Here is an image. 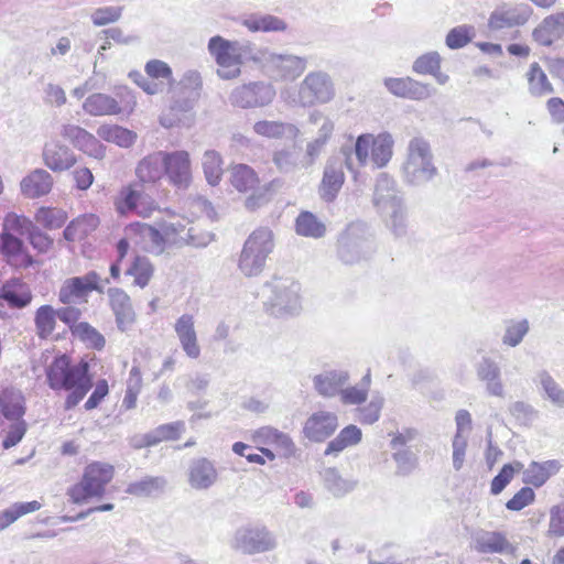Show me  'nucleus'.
I'll return each instance as SVG.
<instances>
[{
  "mask_svg": "<svg viewBox=\"0 0 564 564\" xmlns=\"http://www.w3.org/2000/svg\"><path fill=\"white\" fill-rule=\"evenodd\" d=\"M68 213L57 206H41L34 213V221L41 228L54 231L66 226Z\"/></svg>",
  "mask_w": 564,
  "mask_h": 564,
  "instance_id": "nucleus-32",
  "label": "nucleus"
},
{
  "mask_svg": "<svg viewBox=\"0 0 564 564\" xmlns=\"http://www.w3.org/2000/svg\"><path fill=\"white\" fill-rule=\"evenodd\" d=\"M362 437L361 430L354 425H347L339 434L328 443L325 454L339 453L349 446L357 445Z\"/></svg>",
  "mask_w": 564,
  "mask_h": 564,
  "instance_id": "nucleus-46",
  "label": "nucleus"
},
{
  "mask_svg": "<svg viewBox=\"0 0 564 564\" xmlns=\"http://www.w3.org/2000/svg\"><path fill=\"white\" fill-rule=\"evenodd\" d=\"M523 465L520 462L513 464H505L497 476L494 477L490 484V492L499 495L511 482L514 475L522 469Z\"/></svg>",
  "mask_w": 564,
  "mask_h": 564,
  "instance_id": "nucleus-53",
  "label": "nucleus"
},
{
  "mask_svg": "<svg viewBox=\"0 0 564 564\" xmlns=\"http://www.w3.org/2000/svg\"><path fill=\"white\" fill-rule=\"evenodd\" d=\"M115 475L116 468L112 464L93 460L84 467L80 479L68 487L66 495L74 505H84L94 498H102Z\"/></svg>",
  "mask_w": 564,
  "mask_h": 564,
  "instance_id": "nucleus-3",
  "label": "nucleus"
},
{
  "mask_svg": "<svg viewBox=\"0 0 564 564\" xmlns=\"http://www.w3.org/2000/svg\"><path fill=\"white\" fill-rule=\"evenodd\" d=\"M61 135L72 141L75 147L89 156L102 159L105 155V148L99 140L79 126L64 124L61 129Z\"/></svg>",
  "mask_w": 564,
  "mask_h": 564,
  "instance_id": "nucleus-20",
  "label": "nucleus"
},
{
  "mask_svg": "<svg viewBox=\"0 0 564 564\" xmlns=\"http://www.w3.org/2000/svg\"><path fill=\"white\" fill-rule=\"evenodd\" d=\"M93 291H102L100 275L96 271H89L83 276L66 279L59 288L58 301L64 305L79 301L86 302Z\"/></svg>",
  "mask_w": 564,
  "mask_h": 564,
  "instance_id": "nucleus-10",
  "label": "nucleus"
},
{
  "mask_svg": "<svg viewBox=\"0 0 564 564\" xmlns=\"http://www.w3.org/2000/svg\"><path fill=\"white\" fill-rule=\"evenodd\" d=\"M273 248V234L270 229L261 227L253 230L245 241L239 257L240 271L247 276L260 274Z\"/></svg>",
  "mask_w": 564,
  "mask_h": 564,
  "instance_id": "nucleus-4",
  "label": "nucleus"
},
{
  "mask_svg": "<svg viewBox=\"0 0 564 564\" xmlns=\"http://www.w3.org/2000/svg\"><path fill=\"white\" fill-rule=\"evenodd\" d=\"M142 186L138 182L121 187L113 200L119 215L126 216L133 213L142 218H149L159 210V204L142 189Z\"/></svg>",
  "mask_w": 564,
  "mask_h": 564,
  "instance_id": "nucleus-7",
  "label": "nucleus"
},
{
  "mask_svg": "<svg viewBox=\"0 0 564 564\" xmlns=\"http://www.w3.org/2000/svg\"><path fill=\"white\" fill-rule=\"evenodd\" d=\"M346 176L340 161L330 160L326 163L318 193L324 202L332 203L340 192Z\"/></svg>",
  "mask_w": 564,
  "mask_h": 564,
  "instance_id": "nucleus-21",
  "label": "nucleus"
},
{
  "mask_svg": "<svg viewBox=\"0 0 564 564\" xmlns=\"http://www.w3.org/2000/svg\"><path fill=\"white\" fill-rule=\"evenodd\" d=\"M384 86L392 95L412 100H424L432 95V89L429 85L411 77L386 78Z\"/></svg>",
  "mask_w": 564,
  "mask_h": 564,
  "instance_id": "nucleus-23",
  "label": "nucleus"
},
{
  "mask_svg": "<svg viewBox=\"0 0 564 564\" xmlns=\"http://www.w3.org/2000/svg\"><path fill=\"white\" fill-rule=\"evenodd\" d=\"M243 25L251 32H283L288 28L284 20L270 14L250 17L243 21Z\"/></svg>",
  "mask_w": 564,
  "mask_h": 564,
  "instance_id": "nucleus-47",
  "label": "nucleus"
},
{
  "mask_svg": "<svg viewBox=\"0 0 564 564\" xmlns=\"http://www.w3.org/2000/svg\"><path fill=\"white\" fill-rule=\"evenodd\" d=\"M535 500V492L530 487L519 489L507 502L506 508L510 511H521L532 505Z\"/></svg>",
  "mask_w": 564,
  "mask_h": 564,
  "instance_id": "nucleus-58",
  "label": "nucleus"
},
{
  "mask_svg": "<svg viewBox=\"0 0 564 564\" xmlns=\"http://www.w3.org/2000/svg\"><path fill=\"white\" fill-rule=\"evenodd\" d=\"M41 507L42 503L37 500L12 505L9 509L0 512V530L7 529L19 518L40 510Z\"/></svg>",
  "mask_w": 564,
  "mask_h": 564,
  "instance_id": "nucleus-48",
  "label": "nucleus"
},
{
  "mask_svg": "<svg viewBox=\"0 0 564 564\" xmlns=\"http://www.w3.org/2000/svg\"><path fill=\"white\" fill-rule=\"evenodd\" d=\"M184 430L185 424L181 421L159 425L154 431L143 436L142 446L151 447L161 442L176 441Z\"/></svg>",
  "mask_w": 564,
  "mask_h": 564,
  "instance_id": "nucleus-33",
  "label": "nucleus"
},
{
  "mask_svg": "<svg viewBox=\"0 0 564 564\" xmlns=\"http://www.w3.org/2000/svg\"><path fill=\"white\" fill-rule=\"evenodd\" d=\"M234 547L242 554L264 553L275 547V540L264 527L245 528L236 533Z\"/></svg>",
  "mask_w": 564,
  "mask_h": 564,
  "instance_id": "nucleus-12",
  "label": "nucleus"
},
{
  "mask_svg": "<svg viewBox=\"0 0 564 564\" xmlns=\"http://www.w3.org/2000/svg\"><path fill=\"white\" fill-rule=\"evenodd\" d=\"M253 130L257 134L270 139H281L286 135L296 138L300 133L294 124L267 120L256 122Z\"/></svg>",
  "mask_w": 564,
  "mask_h": 564,
  "instance_id": "nucleus-40",
  "label": "nucleus"
},
{
  "mask_svg": "<svg viewBox=\"0 0 564 564\" xmlns=\"http://www.w3.org/2000/svg\"><path fill=\"white\" fill-rule=\"evenodd\" d=\"M121 14V7L98 8L93 12L91 20L96 26H102L118 21Z\"/></svg>",
  "mask_w": 564,
  "mask_h": 564,
  "instance_id": "nucleus-59",
  "label": "nucleus"
},
{
  "mask_svg": "<svg viewBox=\"0 0 564 564\" xmlns=\"http://www.w3.org/2000/svg\"><path fill=\"white\" fill-rule=\"evenodd\" d=\"M174 329L187 357L197 359L200 356V347L194 327V317L189 314L182 315L175 322Z\"/></svg>",
  "mask_w": 564,
  "mask_h": 564,
  "instance_id": "nucleus-30",
  "label": "nucleus"
},
{
  "mask_svg": "<svg viewBox=\"0 0 564 564\" xmlns=\"http://www.w3.org/2000/svg\"><path fill=\"white\" fill-rule=\"evenodd\" d=\"M26 429L28 426L24 420H15L6 432L2 441L3 448L9 449L15 446L25 435Z\"/></svg>",
  "mask_w": 564,
  "mask_h": 564,
  "instance_id": "nucleus-62",
  "label": "nucleus"
},
{
  "mask_svg": "<svg viewBox=\"0 0 564 564\" xmlns=\"http://www.w3.org/2000/svg\"><path fill=\"white\" fill-rule=\"evenodd\" d=\"M141 185H154L164 176L163 151H156L142 158L134 170Z\"/></svg>",
  "mask_w": 564,
  "mask_h": 564,
  "instance_id": "nucleus-25",
  "label": "nucleus"
},
{
  "mask_svg": "<svg viewBox=\"0 0 564 564\" xmlns=\"http://www.w3.org/2000/svg\"><path fill=\"white\" fill-rule=\"evenodd\" d=\"M475 550L481 554H514L516 546L500 531H482L475 539Z\"/></svg>",
  "mask_w": 564,
  "mask_h": 564,
  "instance_id": "nucleus-27",
  "label": "nucleus"
},
{
  "mask_svg": "<svg viewBox=\"0 0 564 564\" xmlns=\"http://www.w3.org/2000/svg\"><path fill=\"white\" fill-rule=\"evenodd\" d=\"M533 40L542 46H551L564 36V12L545 17L532 32Z\"/></svg>",
  "mask_w": 564,
  "mask_h": 564,
  "instance_id": "nucleus-26",
  "label": "nucleus"
},
{
  "mask_svg": "<svg viewBox=\"0 0 564 564\" xmlns=\"http://www.w3.org/2000/svg\"><path fill=\"white\" fill-rule=\"evenodd\" d=\"M97 134L102 140L121 148L131 147L137 139V134L133 131L117 124H102L98 128Z\"/></svg>",
  "mask_w": 564,
  "mask_h": 564,
  "instance_id": "nucleus-39",
  "label": "nucleus"
},
{
  "mask_svg": "<svg viewBox=\"0 0 564 564\" xmlns=\"http://www.w3.org/2000/svg\"><path fill=\"white\" fill-rule=\"evenodd\" d=\"M53 185L54 180L47 171L35 169L21 181L20 187L25 197L39 198L50 194Z\"/></svg>",
  "mask_w": 564,
  "mask_h": 564,
  "instance_id": "nucleus-31",
  "label": "nucleus"
},
{
  "mask_svg": "<svg viewBox=\"0 0 564 564\" xmlns=\"http://www.w3.org/2000/svg\"><path fill=\"white\" fill-rule=\"evenodd\" d=\"M0 409L4 417L22 420L25 413L22 393L12 389H4L0 395Z\"/></svg>",
  "mask_w": 564,
  "mask_h": 564,
  "instance_id": "nucleus-36",
  "label": "nucleus"
},
{
  "mask_svg": "<svg viewBox=\"0 0 564 564\" xmlns=\"http://www.w3.org/2000/svg\"><path fill=\"white\" fill-rule=\"evenodd\" d=\"M72 335L85 344L87 348L94 350L100 351L106 346L105 336L87 322L78 323V326L73 329Z\"/></svg>",
  "mask_w": 564,
  "mask_h": 564,
  "instance_id": "nucleus-45",
  "label": "nucleus"
},
{
  "mask_svg": "<svg viewBox=\"0 0 564 564\" xmlns=\"http://www.w3.org/2000/svg\"><path fill=\"white\" fill-rule=\"evenodd\" d=\"M546 535L549 538L564 536V508L563 507L555 506L551 509Z\"/></svg>",
  "mask_w": 564,
  "mask_h": 564,
  "instance_id": "nucleus-60",
  "label": "nucleus"
},
{
  "mask_svg": "<svg viewBox=\"0 0 564 564\" xmlns=\"http://www.w3.org/2000/svg\"><path fill=\"white\" fill-rule=\"evenodd\" d=\"M193 109V99L191 98H177L165 109L161 117L160 122L165 128H173L178 126L186 117L187 113Z\"/></svg>",
  "mask_w": 564,
  "mask_h": 564,
  "instance_id": "nucleus-38",
  "label": "nucleus"
},
{
  "mask_svg": "<svg viewBox=\"0 0 564 564\" xmlns=\"http://www.w3.org/2000/svg\"><path fill=\"white\" fill-rule=\"evenodd\" d=\"M295 231L300 236L318 239L325 235L326 226L316 215L303 210L295 219Z\"/></svg>",
  "mask_w": 564,
  "mask_h": 564,
  "instance_id": "nucleus-37",
  "label": "nucleus"
},
{
  "mask_svg": "<svg viewBox=\"0 0 564 564\" xmlns=\"http://www.w3.org/2000/svg\"><path fill=\"white\" fill-rule=\"evenodd\" d=\"M34 332L41 340L57 341L64 338L63 334L57 333L58 328V312L50 304L39 306L33 316Z\"/></svg>",
  "mask_w": 564,
  "mask_h": 564,
  "instance_id": "nucleus-19",
  "label": "nucleus"
},
{
  "mask_svg": "<svg viewBox=\"0 0 564 564\" xmlns=\"http://www.w3.org/2000/svg\"><path fill=\"white\" fill-rule=\"evenodd\" d=\"M364 388L348 387L340 390V400L344 404H361L368 398V389L370 386V373L364 377Z\"/></svg>",
  "mask_w": 564,
  "mask_h": 564,
  "instance_id": "nucleus-54",
  "label": "nucleus"
},
{
  "mask_svg": "<svg viewBox=\"0 0 564 564\" xmlns=\"http://www.w3.org/2000/svg\"><path fill=\"white\" fill-rule=\"evenodd\" d=\"M113 105L110 102V95L96 93L86 98L83 104V109L90 116H115Z\"/></svg>",
  "mask_w": 564,
  "mask_h": 564,
  "instance_id": "nucleus-51",
  "label": "nucleus"
},
{
  "mask_svg": "<svg viewBox=\"0 0 564 564\" xmlns=\"http://www.w3.org/2000/svg\"><path fill=\"white\" fill-rule=\"evenodd\" d=\"M0 254L14 269H28L35 263L24 242L8 231L0 232Z\"/></svg>",
  "mask_w": 564,
  "mask_h": 564,
  "instance_id": "nucleus-13",
  "label": "nucleus"
},
{
  "mask_svg": "<svg viewBox=\"0 0 564 564\" xmlns=\"http://www.w3.org/2000/svg\"><path fill=\"white\" fill-rule=\"evenodd\" d=\"M231 187L245 195L243 206L256 212L272 202L281 184L279 178L262 183L259 174L248 164L239 163L229 167Z\"/></svg>",
  "mask_w": 564,
  "mask_h": 564,
  "instance_id": "nucleus-2",
  "label": "nucleus"
},
{
  "mask_svg": "<svg viewBox=\"0 0 564 564\" xmlns=\"http://www.w3.org/2000/svg\"><path fill=\"white\" fill-rule=\"evenodd\" d=\"M301 95L308 105L328 102L334 97L332 82L326 75L308 74L302 84Z\"/></svg>",
  "mask_w": 564,
  "mask_h": 564,
  "instance_id": "nucleus-17",
  "label": "nucleus"
},
{
  "mask_svg": "<svg viewBox=\"0 0 564 564\" xmlns=\"http://www.w3.org/2000/svg\"><path fill=\"white\" fill-rule=\"evenodd\" d=\"M217 473L213 464L203 458L194 463L189 471L191 485L203 489L209 487L216 479Z\"/></svg>",
  "mask_w": 564,
  "mask_h": 564,
  "instance_id": "nucleus-43",
  "label": "nucleus"
},
{
  "mask_svg": "<svg viewBox=\"0 0 564 564\" xmlns=\"http://www.w3.org/2000/svg\"><path fill=\"white\" fill-rule=\"evenodd\" d=\"M531 13L532 10L527 4H502L490 14L488 24L492 30L511 29L527 23Z\"/></svg>",
  "mask_w": 564,
  "mask_h": 564,
  "instance_id": "nucleus-16",
  "label": "nucleus"
},
{
  "mask_svg": "<svg viewBox=\"0 0 564 564\" xmlns=\"http://www.w3.org/2000/svg\"><path fill=\"white\" fill-rule=\"evenodd\" d=\"M252 441L269 460H274L276 455L289 457L294 453V443L290 436L270 426L256 431Z\"/></svg>",
  "mask_w": 564,
  "mask_h": 564,
  "instance_id": "nucleus-9",
  "label": "nucleus"
},
{
  "mask_svg": "<svg viewBox=\"0 0 564 564\" xmlns=\"http://www.w3.org/2000/svg\"><path fill=\"white\" fill-rule=\"evenodd\" d=\"M0 300L11 308H24L33 300L30 286L20 278H11L0 288Z\"/></svg>",
  "mask_w": 564,
  "mask_h": 564,
  "instance_id": "nucleus-28",
  "label": "nucleus"
},
{
  "mask_svg": "<svg viewBox=\"0 0 564 564\" xmlns=\"http://www.w3.org/2000/svg\"><path fill=\"white\" fill-rule=\"evenodd\" d=\"M208 51L218 66L219 77L234 79L240 75L243 64V47L238 42L216 35L209 39Z\"/></svg>",
  "mask_w": 564,
  "mask_h": 564,
  "instance_id": "nucleus-5",
  "label": "nucleus"
},
{
  "mask_svg": "<svg viewBox=\"0 0 564 564\" xmlns=\"http://www.w3.org/2000/svg\"><path fill=\"white\" fill-rule=\"evenodd\" d=\"M404 171L413 181H427L436 174V167L432 162L430 145L423 139L415 138L410 142Z\"/></svg>",
  "mask_w": 564,
  "mask_h": 564,
  "instance_id": "nucleus-8",
  "label": "nucleus"
},
{
  "mask_svg": "<svg viewBox=\"0 0 564 564\" xmlns=\"http://www.w3.org/2000/svg\"><path fill=\"white\" fill-rule=\"evenodd\" d=\"M203 170L207 182L215 186L223 176V159L216 151H207L203 158Z\"/></svg>",
  "mask_w": 564,
  "mask_h": 564,
  "instance_id": "nucleus-52",
  "label": "nucleus"
},
{
  "mask_svg": "<svg viewBox=\"0 0 564 564\" xmlns=\"http://www.w3.org/2000/svg\"><path fill=\"white\" fill-rule=\"evenodd\" d=\"M299 304V286L291 280H280L274 285V300L270 304V313L278 316L283 312L296 308Z\"/></svg>",
  "mask_w": 564,
  "mask_h": 564,
  "instance_id": "nucleus-29",
  "label": "nucleus"
},
{
  "mask_svg": "<svg viewBox=\"0 0 564 564\" xmlns=\"http://www.w3.org/2000/svg\"><path fill=\"white\" fill-rule=\"evenodd\" d=\"M165 485V480L163 477L159 476H145L144 478L140 480H135L130 482L126 487V494L137 497V498H144V497H151L155 494H159L162 491L163 487Z\"/></svg>",
  "mask_w": 564,
  "mask_h": 564,
  "instance_id": "nucleus-41",
  "label": "nucleus"
},
{
  "mask_svg": "<svg viewBox=\"0 0 564 564\" xmlns=\"http://www.w3.org/2000/svg\"><path fill=\"white\" fill-rule=\"evenodd\" d=\"M338 427V420L335 413L319 411L313 413L304 424V435L314 442H323L328 438Z\"/></svg>",
  "mask_w": 564,
  "mask_h": 564,
  "instance_id": "nucleus-22",
  "label": "nucleus"
},
{
  "mask_svg": "<svg viewBox=\"0 0 564 564\" xmlns=\"http://www.w3.org/2000/svg\"><path fill=\"white\" fill-rule=\"evenodd\" d=\"M348 376L340 372H327L317 376L314 380L316 390L324 397H332L340 393L341 387L346 383Z\"/></svg>",
  "mask_w": 564,
  "mask_h": 564,
  "instance_id": "nucleus-49",
  "label": "nucleus"
},
{
  "mask_svg": "<svg viewBox=\"0 0 564 564\" xmlns=\"http://www.w3.org/2000/svg\"><path fill=\"white\" fill-rule=\"evenodd\" d=\"M34 228L33 221L24 216V215H18L15 213H9L6 215L3 219V228L2 231L8 232H17L20 235H23L24 232L29 231Z\"/></svg>",
  "mask_w": 564,
  "mask_h": 564,
  "instance_id": "nucleus-55",
  "label": "nucleus"
},
{
  "mask_svg": "<svg viewBox=\"0 0 564 564\" xmlns=\"http://www.w3.org/2000/svg\"><path fill=\"white\" fill-rule=\"evenodd\" d=\"M45 383L56 393L67 392L64 410L76 408L93 388L90 365L82 359L75 364L66 352L57 354L44 368Z\"/></svg>",
  "mask_w": 564,
  "mask_h": 564,
  "instance_id": "nucleus-1",
  "label": "nucleus"
},
{
  "mask_svg": "<svg viewBox=\"0 0 564 564\" xmlns=\"http://www.w3.org/2000/svg\"><path fill=\"white\" fill-rule=\"evenodd\" d=\"M474 35V28L469 25H459L452 29L446 35V45L456 50L467 45Z\"/></svg>",
  "mask_w": 564,
  "mask_h": 564,
  "instance_id": "nucleus-56",
  "label": "nucleus"
},
{
  "mask_svg": "<svg viewBox=\"0 0 564 564\" xmlns=\"http://www.w3.org/2000/svg\"><path fill=\"white\" fill-rule=\"evenodd\" d=\"M110 102L113 105L115 116H130L137 107L135 96L127 86L116 87L110 95Z\"/></svg>",
  "mask_w": 564,
  "mask_h": 564,
  "instance_id": "nucleus-44",
  "label": "nucleus"
},
{
  "mask_svg": "<svg viewBox=\"0 0 564 564\" xmlns=\"http://www.w3.org/2000/svg\"><path fill=\"white\" fill-rule=\"evenodd\" d=\"M100 218L94 213H86L73 218L63 230V238L67 242H83L99 227Z\"/></svg>",
  "mask_w": 564,
  "mask_h": 564,
  "instance_id": "nucleus-24",
  "label": "nucleus"
},
{
  "mask_svg": "<svg viewBox=\"0 0 564 564\" xmlns=\"http://www.w3.org/2000/svg\"><path fill=\"white\" fill-rule=\"evenodd\" d=\"M109 394V384L106 379H99L94 386V390L86 400L84 408L87 411L94 410L100 405L104 399Z\"/></svg>",
  "mask_w": 564,
  "mask_h": 564,
  "instance_id": "nucleus-64",
  "label": "nucleus"
},
{
  "mask_svg": "<svg viewBox=\"0 0 564 564\" xmlns=\"http://www.w3.org/2000/svg\"><path fill=\"white\" fill-rule=\"evenodd\" d=\"M42 159L45 166L53 172L67 171L77 162L74 152L56 139H52L44 144Z\"/></svg>",
  "mask_w": 564,
  "mask_h": 564,
  "instance_id": "nucleus-18",
  "label": "nucleus"
},
{
  "mask_svg": "<svg viewBox=\"0 0 564 564\" xmlns=\"http://www.w3.org/2000/svg\"><path fill=\"white\" fill-rule=\"evenodd\" d=\"M164 175L177 188H187L192 183L191 155L185 150L163 151Z\"/></svg>",
  "mask_w": 564,
  "mask_h": 564,
  "instance_id": "nucleus-11",
  "label": "nucleus"
},
{
  "mask_svg": "<svg viewBox=\"0 0 564 564\" xmlns=\"http://www.w3.org/2000/svg\"><path fill=\"white\" fill-rule=\"evenodd\" d=\"M355 153L361 165L372 163L380 169L388 164L393 153V139L387 133H365L357 138Z\"/></svg>",
  "mask_w": 564,
  "mask_h": 564,
  "instance_id": "nucleus-6",
  "label": "nucleus"
},
{
  "mask_svg": "<svg viewBox=\"0 0 564 564\" xmlns=\"http://www.w3.org/2000/svg\"><path fill=\"white\" fill-rule=\"evenodd\" d=\"M145 74L152 82L144 78L141 74H135L134 82L149 95L158 94L162 90L164 82L171 83L173 79L172 68L167 63L160 59H151L144 66Z\"/></svg>",
  "mask_w": 564,
  "mask_h": 564,
  "instance_id": "nucleus-15",
  "label": "nucleus"
},
{
  "mask_svg": "<svg viewBox=\"0 0 564 564\" xmlns=\"http://www.w3.org/2000/svg\"><path fill=\"white\" fill-rule=\"evenodd\" d=\"M155 268L149 258L144 256H135L126 274L133 279V284L140 289L147 288L154 276Z\"/></svg>",
  "mask_w": 564,
  "mask_h": 564,
  "instance_id": "nucleus-34",
  "label": "nucleus"
},
{
  "mask_svg": "<svg viewBox=\"0 0 564 564\" xmlns=\"http://www.w3.org/2000/svg\"><path fill=\"white\" fill-rule=\"evenodd\" d=\"M528 330L529 325L527 321L512 322L506 329L503 343L508 346L514 347L521 343Z\"/></svg>",
  "mask_w": 564,
  "mask_h": 564,
  "instance_id": "nucleus-61",
  "label": "nucleus"
},
{
  "mask_svg": "<svg viewBox=\"0 0 564 564\" xmlns=\"http://www.w3.org/2000/svg\"><path fill=\"white\" fill-rule=\"evenodd\" d=\"M28 239L32 248L39 253H47L54 246L53 238L40 229L33 228V230L29 232Z\"/></svg>",
  "mask_w": 564,
  "mask_h": 564,
  "instance_id": "nucleus-63",
  "label": "nucleus"
},
{
  "mask_svg": "<svg viewBox=\"0 0 564 564\" xmlns=\"http://www.w3.org/2000/svg\"><path fill=\"white\" fill-rule=\"evenodd\" d=\"M107 295L118 328L121 332H127L137 319L130 295L120 288L108 289Z\"/></svg>",
  "mask_w": 564,
  "mask_h": 564,
  "instance_id": "nucleus-14",
  "label": "nucleus"
},
{
  "mask_svg": "<svg viewBox=\"0 0 564 564\" xmlns=\"http://www.w3.org/2000/svg\"><path fill=\"white\" fill-rule=\"evenodd\" d=\"M127 234L131 236H148L152 242V245L158 249V251L162 252L165 248L166 243H172L167 236L163 232V230L158 227H154L149 224L143 223H132L127 228Z\"/></svg>",
  "mask_w": 564,
  "mask_h": 564,
  "instance_id": "nucleus-42",
  "label": "nucleus"
},
{
  "mask_svg": "<svg viewBox=\"0 0 564 564\" xmlns=\"http://www.w3.org/2000/svg\"><path fill=\"white\" fill-rule=\"evenodd\" d=\"M441 58L437 53H426L417 57L413 63V70L416 74L426 75L432 74L435 75L440 69Z\"/></svg>",
  "mask_w": 564,
  "mask_h": 564,
  "instance_id": "nucleus-57",
  "label": "nucleus"
},
{
  "mask_svg": "<svg viewBox=\"0 0 564 564\" xmlns=\"http://www.w3.org/2000/svg\"><path fill=\"white\" fill-rule=\"evenodd\" d=\"M529 89L534 96H544L553 91V86L538 63H532L527 73Z\"/></svg>",
  "mask_w": 564,
  "mask_h": 564,
  "instance_id": "nucleus-50",
  "label": "nucleus"
},
{
  "mask_svg": "<svg viewBox=\"0 0 564 564\" xmlns=\"http://www.w3.org/2000/svg\"><path fill=\"white\" fill-rule=\"evenodd\" d=\"M561 468L558 460L551 459L543 463L533 462L525 473L524 481L536 488L543 486L551 476L556 475Z\"/></svg>",
  "mask_w": 564,
  "mask_h": 564,
  "instance_id": "nucleus-35",
  "label": "nucleus"
}]
</instances>
